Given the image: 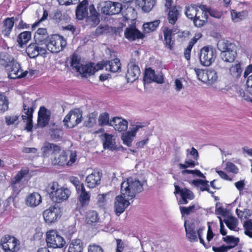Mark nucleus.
<instances>
[{
  "instance_id": "obj_5",
  "label": "nucleus",
  "mask_w": 252,
  "mask_h": 252,
  "mask_svg": "<svg viewBox=\"0 0 252 252\" xmlns=\"http://www.w3.org/2000/svg\"><path fill=\"white\" fill-rule=\"evenodd\" d=\"M194 71L198 79L207 85H213L218 80V74L215 70L194 69Z\"/></svg>"
},
{
  "instance_id": "obj_46",
  "label": "nucleus",
  "mask_w": 252,
  "mask_h": 252,
  "mask_svg": "<svg viewBox=\"0 0 252 252\" xmlns=\"http://www.w3.org/2000/svg\"><path fill=\"white\" fill-rule=\"evenodd\" d=\"M159 23V20H155L153 22L144 23L143 25L144 32L149 33L154 31L158 26Z\"/></svg>"
},
{
  "instance_id": "obj_25",
  "label": "nucleus",
  "mask_w": 252,
  "mask_h": 252,
  "mask_svg": "<svg viewBox=\"0 0 252 252\" xmlns=\"http://www.w3.org/2000/svg\"><path fill=\"white\" fill-rule=\"evenodd\" d=\"M103 145L104 149L114 151L117 149L116 141L114 136L112 134L105 133L101 135Z\"/></svg>"
},
{
  "instance_id": "obj_51",
  "label": "nucleus",
  "mask_w": 252,
  "mask_h": 252,
  "mask_svg": "<svg viewBox=\"0 0 252 252\" xmlns=\"http://www.w3.org/2000/svg\"><path fill=\"white\" fill-rule=\"evenodd\" d=\"M145 127V126L141 123H136L131 126L129 131L135 137L136 133L144 130Z\"/></svg>"
},
{
  "instance_id": "obj_52",
  "label": "nucleus",
  "mask_w": 252,
  "mask_h": 252,
  "mask_svg": "<svg viewBox=\"0 0 252 252\" xmlns=\"http://www.w3.org/2000/svg\"><path fill=\"white\" fill-rule=\"evenodd\" d=\"M230 44H234L229 42L228 41L224 39H221L218 41L217 46L218 49L222 53L229 48V45Z\"/></svg>"
},
{
  "instance_id": "obj_27",
  "label": "nucleus",
  "mask_w": 252,
  "mask_h": 252,
  "mask_svg": "<svg viewBox=\"0 0 252 252\" xmlns=\"http://www.w3.org/2000/svg\"><path fill=\"white\" fill-rule=\"evenodd\" d=\"M236 55V47L235 44H230L229 48L221 53L223 61L227 62H233Z\"/></svg>"
},
{
  "instance_id": "obj_8",
  "label": "nucleus",
  "mask_w": 252,
  "mask_h": 252,
  "mask_svg": "<svg viewBox=\"0 0 252 252\" xmlns=\"http://www.w3.org/2000/svg\"><path fill=\"white\" fill-rule=\"evenodd\" d=\"M6 69L9 77L11 79L24 77L28 72L27 71H23L20 64L13 59H12L11 61L9 60V63L6 65Z\"/></svg>"
},
{
  "instance_id": "obj_61",
  "label": "nucleus",
  "mask_w": 252,
  "mask_h": 252,
  "mask_svg": "<svg viewBox=\"0 0 252 252\" xmlns=\"http://www.w3.org/2000/svg\"><path fill=\"white\" fill-rule=\"evenodd\" d=\"M70 182L75 186L76 191L81 189V188H84L83 183H80L78 178L72 177L70 179Z\"/></svg>"
},
{
  "instance_id": "obj_38",
  "label": "nucleus",
  "mask_w": 252,
  "mask_h": 252,
  "mask_svg": "<svg viewBox=\"0 0 252 252\" xmlns=\"http://www.w3.org/2000/svg\"><path fill=\"white\" fill-rule=\"evenodd\" d=\"M201 7V6H198L195 4L187 6L186 7L185 14L188 18L193 20L197 12L199 11V9H200Z\"/></svg>"
},
{
  "instance_id": "obj_43",
  "label": "nucleus",
  "mask_w": 252,
  "mask_h": 252,
  "mask_svg": "<svg viewBox=\"0 0 252 252\" xmlns=\"http://www.w3.org/2000/svg\"><path fill=\"white\" fill-rule=\"evenodd\" d=\"M98 220V216L96 211L91 210L86 213L85 221L87 224H92L97 222Z\"/></svg>"
},
{
  "instance_id": "obj_10",
  "label": "nucleus",
  "mask_w": 252,
  "mask_h": 252,
  "mask_svg": "<svg viewBox=\"0 0 252 252\" xmlns=\"http://www.w3.org/2000/svg\"><path fill=\"white\" fill-rule=\"evenodd\" d=\"M0 245L5 252H15L19 249L18 241L9 235H6L1 238Z\"/></svg>"
},
{
  "instance_id": "obj_19",
  "label": "nucleus",
  "mask_w": 252,
  "mask_h": 252,
  "mask_svg": "<svg viewBox=\"0 0 252 252\" xmlns=\"http://www.w3.org/2000/svg\"><path fill=\"white\" fill-rule=\"evenodd\" d=\"M207 7L205 5H201L193 21L195 26L200 27L203 26L207 21L208 15L206 10Z\"/></svg>"
},
{
  "instance_id": "obj_33",
  "label": "nucleus",
  "mask_w": 252,
  "mask_h": 252,
  "mask_svg": "<svg viewBox=\"0 0 252 252\" xmlns=\"http://www.w3.org/2000/svg\"><path fill=\"white\" fill-rule=\"evenodd\" d=\"M67 156L65 153L62 152L61 154H57L51 158V162L53 165L64 166L66 164Z\"/></svg>"
},
{
  "instance_id": "obj_63",
  "label": "nucleus",
  "mask_w": 252,
  "mask_h": 252,
  "mask_svg": "<svg viewBox=\"0 0 252 252\" xmlns=\"http://www.w3.org/2000/svg\"><path fill=\"white\" fill-rule=\"evenodd\" d=\"M69 159L68 160H67V159H66V165L67 166L72 165L76 161L77 158L76 152H71L69 155Z\"/></svg>"
},
{
  "instance_id": "obj_57",
  "label": "nucleus",
  "mask_w": 252,
  "mask_h": 252,
  "mask_svg": "<svg viewBox=\"0 0 252 252\" xmlns=\"http://www.w3.org/2000/svg\"><path fill=\"white\" fill-rule=\"evenodd\" d=\"M195 165V162L194 160L187 158L184 163H179V167L180 169H186L188 167H194Z\"/></svg>"
},
{
  "instance_id": "obj_11",
  "label": "nucleus",
  "mask_w": 252,
  "mask_h": 252,
  "mask_svg": "<svg viewBox=\"0 0 252 252\" xmlns=\"http://www.w3.org/2000/svg\"><path fill=\"white\" fill-rule=\"evenodd\" d=\"M122 9V4L119 2L107 1L102 3L101 11L106 15L118 14Z\"/></svg>"
},
{
  "instance_id": "obj_50",
  "label": "nucleus",
  "mask_w": 252,
  "mask_h": 252,
  "mask_svg": "<svg viewBox=\"0 0 252 252\" xmlns=\"http://www.w3.org/2000/svg\"><path fill=\"white\" fill-rule=\"evenodd\" d=\"M229 71L230 74L234 77L238 78L239 77L241 73H242V69L241 67V64L239 63H236L234 65H233L229 69Z\"/></svg>"
},
{
  "instance_id": "obj_40",
  "label": "nucleus",
  "mask_w": 252,
  "mask_h": 252,
  "mask_svg": "<svg viewBox=\"0 0 252 252\" xmlns=\"http://www.w3.org/2000/svg\"><path fill=\"white\" fill-rule=\"evenodd\" d=\"M223 221L230 230L237 231L238 220L237 219L228 215L224 219Z\"/></svg>"
},
{
  "instance_id": "obj_54",
  "label": "nucleus",
  "mask_w": 252,
  "mask_h": 252,
  "mask_svg": "<svg viewBox=\"0 0 252 252\" xmlns=\"http://www.w3.org/2000/svg\"><path fill=\"white\" fill-rule=\"evenodd\" d=\"M186 82V80L183 77L177 78L174 80L175 90L176 92H180L184 89V83Z\"/></svg>"
},
{
  "instance_id": "obj_2",
  "label": "nucleus",
  "mask_w": 252,
  "mask_h": 252,
  "mask_svg": "<svg viewBox=\"0 0 252 252\" xmlns=\"http://www.w3.org/2000/svg\"><path fill=\"white\" fill-rule=\"evenodd\" d=\"M46 191L51 199L58 203L67 199L70 194L69 189L60 187L57 182L49 184L46 188Z\"/></svg>"
},
{
  "instance_id": "obj_39",
  "label": "nucleus",
  "mask_w": 252,
  "mask_h": 252,
  "mask_svg": "<svg viewBox=\"0 0 252 252\" xmlns=\"http://www.w3.org/2000/svg\"><path fill=\"white\" fill-rule=\"evenodd\" d=\"M90 15L88 18V22H91V25L94 26L97 25L99 22V18L98 16V13L95 10L93 5L89 7Z\"/></svg>"
},
{
  "instance_id": "obj_56",
  "label": "nucleus",
  "mask_w": 252,
  "mask_h": 252,
  "mask_svg": "<svg viewBox=\"0 0 252 252\" xmlns=\"http://www.w3.org/2000/svg\"><path fill=\"white\" fill-rule=\"evenodd\" d=\"M215 213L217 215H221L225 218H226L229 214V212L227 210L221 207L219 204H217L216 206Z\"/></svg>"
},
{
  "instance_id": "obj_14",
  "label": "nucleus",
  "mask_w": 252,
  "mask_h": 252,
  "mask_svg": "<svg viewBox=\"0 0 252 252\" xmlns=\"http://www.w3.org/2000/svg\"><path fill=\"white\" fill-rule=\"evenodd\" d=\"M43 215L45 221L49 224L56 221L61 216L60 209L54 206L45 210Z\"/></svg>"
},
{
  "instance_id": "obj_7",
  "label": "nucleus",
  "mask_w": 252,
  "mask_h": 252,
  "mask_svg": "<svg viewBox=\"0 0 252 252\" xmlns=\"http://www.w3.org/2000/svg\"><path fill=\"white\" fill-rule=\"evenodd\" d=\"M216 50L212 47H204L200 50L199 59L201 63L206 66H210L215 60Z\"/></svg>"
},
{
  "instance_id": "obj_47",
  "label": "nucleus",
  "mask_w": 252,
  "mask_h": 252,
  "mask_svg": "<svg viewBox=\"0 0 252 252\" xmlns=\"http://www.w3.org/2000/svg\"><path fill=\"white\" fill-rule=\"evenodd\" d=\"M222 239L227 244L228 248L230 249L235 247L239 242V239L238 238H235L232 236H227L223 237Z\"/></svg>"
},
{
  "instance_id": "obj_58",
  "label": "nucleus",
  "mask_w": 252,
  "mask_h": 252,
  "mask_svg": "<svg viewBox=\"0 0 252 252\" xmlns=\"http://www.w3.org/2000/svg\"><path fill=\"white\" fill-rule=\"evenodd\" d=\"M225 169L226 171L233 174H237L239 171L238 167L234 164L230 162L226 163Z\"/></svg>"
},
{
  "instance_id": "obj_24",
  "label": "nucleus",
  "mask_w": 252,
  "mask_h": 252,
  "mask_svg": "<svg viewBox=\"0 0 252 252\" xmlns=\"http://www.w3.org/2000/svg\"><path fill=\"white\" fill-rule=\"evenodd\" d=\"M144 80L148 83L155 82L162 84L163 82V77L162 74H156L154 70L148 68L146 70Z\"/></svg>"
},
{
  "instance_id": "obj_4",
  "label": "nucleus",
  "mask_w": 252,
  "mask_h": 252,
  "mask_svg": "<svg viewBox=\"0 0 252 252\" xmlns=\"http://www.w3.org/2000/svg\"><path fill=\"white\" fill-rule=\"evenodd\" d=\"M184 226L186 233V237L190 242H195L199 239L200 243L205 246L204 241L202 238L203 232L205 230L204 226H201L195 230L194 227L192 224H187V220L185 221Z\"/></svg>"
},
{
  "instance_id": "obj_30",
  "label": "nucleus",
  "mask_w": 252,
  "mask_h": 252,
  "mask_svg": "<svg viewBox=\"0 0 252 252\" xmlns=\"http://www.w3.org/2000/svg\"><path fill=\"white\" fill-rule=\"evenodd\" d=\"M125 35L127 39L130 40L141 38L143 36L142 33L133 27L127 28L125 32Z\"/></svg>"
},
{
  "instance_id": "obj_55",
  "label": "nucleus",
  "mask_w": 252,
  "mask_h": 252,
  "mask_svg": "<svg viewBox=\"0 0 252 252\" xmlns=\"http://www.w3.org/2000/svg\"><path fill=\"white\" fill-rule=\"evenodd\" d=\"M245 234L249 237L252 238V220H250L244 222L243 224Z\"/></svg>"
},
{
  "instance_id": "obj_59",
  "label": "nucleus",
  "mask_w": 252,
  "mask_h": 252,
  "mask_svg": "<svg viewBox=\"0 0 252 252\" xmlns=\"http://www.w3.org/2000/svg\"><path fill=\"white\" fill-rule=\"evenodd\" d=\"M19 116L15 115H11L5 117V123L7 125L18 124V120Z\"/></svg>"
},
{
  "instance_id": "obj_45",
  "label": "nucleus",
  "mask_w": 252,
  "mask_h": 252,
  "mask_svg": "<svg viewBox=\"0 0 252 252\" xmlns=\"http://www.w3.org/2000/svg\"><path fill=\"white\" fill-rule=\"evenodd\" d=\"M29 173V170L28 169H22L20 170L12 180V185L15 187L17 185L20 183L22 179L27 175Z\"/></svg>"
},
{
  "instance_id": "obj_36",
  "label": "nucleus",
  "mask_w": 252,
  "mask_h": 252,
  "mask_svg": "<svg viewBox=\"0 0 252 252\" xmlns=\"http://www.w3.org/2000/svg\"><path fill=\"white\" fill-rule=\"evenodd\" d=\"M86 3L87 1L84 0L82 2L80 3L77 6L76 10V15L77 19L82 20L88 14Z\"/></svg>"
},
{
  "instance_id": "obj_22",
  "label": "nucleus",
  "mask_w": 252,
  "mask_h": 252,
  "mask_svg": "<svg viewBox=\"0 0 252 252\" xmlns=\"http://www.w3.org/2000/svg\"><path fill=\"white\" fill-rule=\"evenodd\" d=\"M110 126L118 131H126L128 126V122L121 117H114L110 120Z\"/></svg>"
},
{
  "instance_id": "obj_53",
  "label": "nucleus",
  "mask_w": 252,
  "mask_h": 252,
  "mask_svg": "<svg viewBox=\"0 0 252 252\" xmlns=\"http://www.w3.org/2000/svg\"><path fill=\"white\" fill-rule=\"evenodd\" d=\"M8 109V100L4 95L2 94H0V112H4L7 111Z\"/></svg>"
},
{
  "instance_id": "obj_1",
  "label": "nucleus",
  "mask_w": 252,
  "mask_h": 252,
  "mask_svg": "<svg viewBox=\"0 0 252 252\" xmlns=\"http://www.w3.org/2000/svg\"><path fill=\"white\" fill-rule=\"evenodd\" d=\"M144 183L143 181H140L136 177H129L122 183L121 193L128 198L132 199L136 193L143 190Z\"/></svg>"
},
{
  "instance_id": "obj_20",
  "label": "nucleus",
  "mask_w": 252,
  "mask_h": 252,
  "mask_svg": "<svg viewBox=\"0 0 252 252\" xmlns=\"http://www.w3.org/2000/svg\"><path fill=\"white\" fill-rule=\"evenodd\" d=\"M174 193H180L181 196L180 203L182 204H187L188 202L187 199L192 200L194 197L193 194L190 190L186 188L180 189L177 185H175Z\"/></svg>"
},
{
  "instance_id": "obj_9",
  "label": "nucleus",
  "mask_w": 252,
  "mask_h": 252,
  "mask_svg": "<svg viewBox=\"0 0 252 252\" xmlns=\"http://www.w3.org/2000/svg\"><path fill=\"white\" fill-rule=\"evenodd\" d=\"M82 121V113L79 109H75L69 112L63 120L64 126L67 127L72 128L80 123Z\"/></svg>"
},
{
  "instance_id": "obj_15",
  "label": "nucleus",
  "mask_w": 252,
  "mask_h": 252,
  "mask_svg": "<svg viewBox=\"0 0 252 252\" xmlns=\"http://www.w3.org/2000/svg\"><path fill=\"white\" fill-rule=\"evenodd\" d=\"M23 114L22 118L24 122L26 123V129L28 131H31L32 128V114L33 109L32 106L28 104L24 103L23 104Z\"/></svg>"
},
{
  "instance_id": "obj_42",
  "label": "nucleus",
  "mask_w": 252,
  "mask_h": 252,
  "mask_svg": "<svg viewBox=\"0 0 252 252\" xmlns=\"http://www.w3.org/2000/svg\"><path fill=\"white\" fill-rule=\"evenodd\" d=\"M208 183V181L201 179L193 180L191 181V183L195 186L199 188L201 191L206 190L210 192Z\"/></svg>"
},
{
  "instance_id": "obj_23",
  "label": "nucleus",
  "mask_w": 252,
  "mask_h": 252,
  "mask_svg": "<svg viewBox=\"0 0 252 252\" xmlns=\"http://www.w3.org/2000/svg\"><path fill=\"white\" fill-rule=\"evenodd\" d=\"M50 113L45 107H40L38 114L37 125L39 127L46 126L50 120Z\"/></svg>"
},
{
  "instance_id": "obj_3",
  "label": "nucleus",
  "mask_w": 252,
  "mask_h": 252,
  "mask_svg": "<svg viewBox=\"0 0 252 252\" xmlns=\"http://www.w3.org/2000/svg\"><path fill=\"white\" fill-rule=\"evenodd\" d=\"M46 48L52 53H58L66 46V42L63 37L55 34L48 37L45 41Z\"/></svg>"
},
{
  "instance_id": "obj_48",
  "label": "nucleus",
  "mask_w": 252,
  "mask_h": 252,
  "mask_svg": "<svg viewBox=\"0 0 252 252\" xmlns=\"http://www.w3.org/2000/svg\"><path fill=\"white\" fill-rule=\"evenodd\" d=\"M71 66L75 69L78 72L83 64L80 63V58L76 54H73L71 59Z\"/></svg>"
},
{
  "instance_id": "obj_60",
  "label": "nucleus",
  "mask_w": 252,
  "mask_h": 252,
  "mask_svg": "<svg viewBox=\"0 0 252 252\" xmlns=\"http://www.w3.org/2000/svg\"><path fill=\"white\" fill-rule=\"evenodd\" d=\"M178 32L177 28H170L165 27L163 30L164 37H172V36Z\"/></svg>"
},
{
  "instance_id": "obj_64",
  "label": "nucleus",
  "mask_w": 252,
  "mask_h": 252,
  "mask_svg": "<svg viewBox=\"0 0 252 252\" xmlns=\"http://www.w3.org/2000/svg\"><path fill=\"white\" fill-rule=\"evenodd\" d=\"M206 10L207 11V14L208 13L210 14V15L213 17L219 19L222 16L221 12L218 11L215 9L207 8V9H206Z\"/></svg>"
},
{
  "instance_id": "obj_21",
  "label": "nucleus",
  "mask_w": 252,
  "mask_h": 252,
  "mask_svg": "<svg viewBox=\"0 0 252 252\" xmlns=\"http://www.w3.org/2000/svg\"><path fill=\"white\" fill-rule=\"evenodd\" d=\"M101 174L99 172L94 171L92 173L87 176L86 183L87 187L93 189L98 186L100 183Z\"/></svg>"
},
{
  "instance_id": "obj_34",
  "label": "nucleus",
  "mask_w": 252,
  "mask_h": 252,
  "mask_svg": "<svg viewBox=\"0 0 252 252\" xmlns=\"http://www.w3.org/2000/svg\"><path fill=\"white\" fill-rule=\"evenodd\" d=\"M230 13L232 21L234 23L239 22L245 19L248 15V12L246 10L237 12L234 9H232Z\"/></svg>"
},
{
  "instance_id": "obj_28",
  "label": "nucleus",
  "mask_w": 252,
  "mask_h": 252,
  "mask_svg": "<svg viewBox=\"0 0 252 252\" xmlns=\"http://www.w3.org/2000/svg\"><path fill=\"white\" fill-rule=\"evenodd\" d=\"M77 193L78 194V200L80 205L83 207L87 206L90 200V193L86 190L85 187H82Z\"/></svg>"
},
{
  "instance_id": "obj_17",
  "label": "nucleus",
  "mask_w": 252,
  "mask_h": 252,
  "mask_svg": "<svg viewBox=\"0 0 252 252\" xmlns=\"http://www.w3.org/2000/svg\"><path fill=\"white\" fill-rule=\"evenodd\" d=\"M139 67L133 62H130L127 65V70L126 74V78L128 82H133L136 80L140 75Z\"/></svg>"
},
{
  "instance_id": "obj_62",
  "label": "nucleus",
  "mask_w": 252,
  "mask_h": 252,
  "mask_svg": "<svg viewBox=\"0 0 252 252\" xmlns=\"http://www.w3.org/2000/svg\"><path fill=\"white\" fill-rule=\"evenodd\" d=\"M180 209L182 215H189L190 213L193 212L195 209H196V206L195 205H192L188 207H180Z\"/></svg>"
},
{
  "instance_id": "obj_13",
  "label": "nucleus",
  "mask_w": 252,
  "mask_h": 252,
  "mask_svg": "<svg viewBox=\"0 0 252 252\" xmlns=\"http://www.w3.org/2000/svg\"><path fill=\"white\" fill-rule=\"evenodd\" d=\"M103 68V63L101 62L95 65L94 63H89L82 64L78 72L84 77H88L94 73L95 72Z\"/></svg>"
},
{
  "instance_id": "obj_35",
  "label": "nucleus",
  "mask_w": 252,
  "mask_h": 252,
  "mask_svg": "<svg viewBox=\"0 0 252 252\" xmlns=\"http://www.w3.org/2000/svg\"><path fill=\"white\" fill-rule=\"evenodd\" d=\"M14 24V17L6 18L3 24L2 34L4 36H8L12 31Z\"/></svg>"
},
{
  "instance_id": "obj_49",
  "label": "nucleus",
  "mask_w": 252,
  "mask_h": 252,
  "mask_svg": "<svg viewBox=\"0 0 252 252\" xmlns=\"http://www.w3.org/2000/svg\"><path fill=\"white\" fill-rule=\"evenodd\" d=\"M98 123L100 126H110V121L109 114L106 112L100 114L98 117Z\"/></svg>"
},
{
  "instance_id": "obj_44",
  "label": "nucleus",
  "mask_w": 252,
  "mask_h": 252,
  "mask_svg": "<svg viewBox=\"0 0 252 252\" xmlns=\"http://www.w3.org/2000/svg\"><path fill=\"white\" fill-rule=\"evenodd\" d=\"M135 136L128 130L123 132L121 135V139L124 145L128 147L132 145V142Z\"/></svg>"
},
{
  "instance_id": "obj_32",
  "label": "nucleus",
  "mask_w": 252,
  "mask_h": 252,
  "mask_svg": "<svg viewBox=\"0 0 252 252\" xmlns=\"http://www.w3.org/2000/svg\"><path fill=\"white\" fill-rule=\"evenodd\" d=\"M136 2L144 11L148 12L155 5L156 0H136Z\"/></svg>"
},
{
  "instance_id": "obj_18",
  "label": "nucleus",
  "mask_w": 252,
  "mask_h": 252,
  "mask_svg": "<svg viewBox=\"0 0 252 252\" xmlns=\"http://www.w3.org/2000/svg\"><path fill=\"white\" fill-rule=\"evenodd\" d=\"M26 53L31 58H34L39 55H45L46 49L39 46L37 43H31L27 47Z\"/></svg>"
},
{
  "instance_id": "obj_6",
  "label": "nucleus",
  "mask_w": 252,
  "mask_h": 252,
  "mask_svg": "<svg viewBox=\"0 0 252 252\" xmlns=\"http://www.w3.org/2000/svg\"><path fill=\"white\" fill-rule=\"evenodd\" d=\"M46 241L48 246L53 248H62L65 244L64 239L55 230L47 231Z\"/></svg>"
},
{
  "instance_id": "obj_29",
  "label": "nucleus",
  "mask_w": 252,
  "mask_h": 252,
  "mask_svg": "<svg viewBox=\"0 0 252 252\" xmlns=\"http://www.w3.org/2000/svg\"><path fill=\"white\" fill-rule=\"evenodd\" d=\"M103 63V68L105 67L106 70H108L111 72H116L121 69L120 61L117 58L110 61L108 63Z\"/></svg>"
},
{
  "instance_id": "obj_31",
  "label": "nucleus",
  "mask_w": 252,
  "mask_h": 252,
  "mask_svg": "<svg viewBox=\"0 0 252 252\" xmlns=\"http://www.w3.org/2000/svg\"><path fill=\"white\" fill-rule=\"evenodd\" d=\"M83 249L82 241L79 239H75L71 241L68 252H83Z\"/></svg>"
},
{
  "instance_id": "obj_26",
  "label": "nucleus",
  "mask_w": 252,
  "mask_h": 252,
  "mask_svg": "<svg viewBox=\"0 0 252 252\" xmlns=\"http://www.w3.org/2000/svg\"><path fill=\"white\" fill-rule=\"evenodd\" d=\"M41 201L42 198L40 194L36 192L28 194L25 200L26 204L28 206L33 208L38 206Z\"/></svg>"
},
{
  "instance_id": "obj_37",
  "label": "nucleus",
  "mask_w": 252,
  "mask_h": 252,
  "mask_svg": "<svg viewBox=\"0 0 252 252\" xmlns=\"http://www.w3.org/2000/svg\"><path fill=\"white\" fill-rule=\"evenodd\" d=\"M31 32L29 31H25L20 33L17 36V41L20 47L27 44L31 39Z\"/></svg>"
},
{
  "instance_id": "obj_41",
  "label": "nucleus",
  "mask_w": 252,
  "mask_h": 252,
  "mask_svg": "<svg viewBox=\"0 0 252 252\" xmlns=\"http://www.w3.org/2000/svg\"><path fill=\"white\" fill-rule=\"evenodd\" d=\"M179 15V12L176 6H174L169 11L167 19L170 24L174 25L177 21Z\"/></svg>"
},
{
  "instance_id": "obj_12",
  "label": "nucleus",
  "mask_w": 252,
  "mask_h": 252,
  "mask_svg": "<svg viewBox=\"0 0 252 252\" xmlns=\"http://www.w3.org/2000/svg\"><path fill=\"white\" fill-rule=\"evenodd\" d=\"M132 200L128 198V197H126L121 193L120 195L116 197L114 208L117 215L119 216L125 211L126 208L130 205V201Z\"/></svg>"
},
{
  "instance_id": "obj_16",
  "label": "nucleus",
  "mask_w": 252,
  "mask_h": 252,
  "mask_svg": "<svg viewBox=\"0 0 252 252\" xmlns=\"http://www.w3.org/2000/svg\"><path fill=\"white\" fill-rule=\"evenodd\" d=\"M42 155L44 157H48L50 155L54 156L61 152L60 147L56 144L45 142L41 148Z\"/></svg>"
}]
</instances>
